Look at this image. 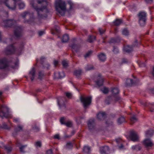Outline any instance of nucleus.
I'll use <instances>...</instances> for the list:
<instances>
[{
  "label": "nucleus",
  "mask_w": 154,
  "mask_h": 154,
  "mask_svg": "<svg viewBox=\"0 0 154 154\" xmlns=\"http://www.w3.org/2000/svg\"><path fill=\"white\" fill-rule=\"evenodd\" d=\"M21 16L23 19H25L26 17H29V19L26 20H25L24 21V22L25 23H31L33 21V18L31 17L32 15L30 14V13L28 11H25L23 13H22L21 14Z\"/></svg>",
  "instance_id": "6e6552de"
},
{
  "label": "nucleus",
  "mask_w": 154,
  "mask_h": 154,
  "mask_svg": "<svg viewBox=\"0 0 154 154\" xmlns=\"http://www.w3.org/2000/svg\"><path fill=\"white\" fill-rule=\"evenodd\" d=\"M0 128H3L6 129H9L6 124L5 123H3L2 125H0Z\"/></svg>",
  "instance_id": "a18cd8bd"
},
{
  "label": "nucleus",
  "mask_w": 154,
  "mask_h": 154,
  "mask_svg": "<svg viewBox=\"0 0 154 154\" xmlns=\"http://www.w3.org/2000/svg\"><path fill=\"white\" fill-rule=\"evenodd\" d=\"M76 38H73L71 41V43L69 45V46L75 51L78 53L79 52L80 47L79 45L76 44Z\"/></svg>",
  "instance_id": "1a4fd4ad"
},
{
  "label": "nucleus",
  "mask_w": 154,
  "mask_h": 154,
  "mask_svg": "<svg viewBox=\"0 0 154 154\" xmlns=\"http://www.w3.org/2000/svg\"><path fill=\"white\" fill-rule=\"evenodd\" d=\"M18 6L20 9H23L25 7V4L23 2H21L18 4Z\"/></svg>",
  "instance_id": "8fccbe9b"
},
{
  "label": "nucleus",
  "mask_w": 154,
  "mask_h": 154,
  "mask_svg": "<svg viewBox=\"0 0 154 154\" xmlns=\"http://www.w3.org/2000/svg\"><path fill=\"white\" fill-rule=\"evenodd\" d=\"M153 131L152 130L150 129L147 131L146 132V136L147 137H152L153 134Z\"/></svg>",
  "instance_id": "2f4dec72"
},
{
  "label": "nucleus",
  "mask_w": 154,
  "mask_h": 154,
  "mask_svg": "<svg viewBox=\"0 0 154 154\" xmlns=\"http://www.w3.org/2000/svg\"><path fill=\"white\" fill-rule=\"evenodd\" d=\"M143 143L145 147L147 149L152 147L153 145V142L150 138L145 139L143 140Z\"/></svg>",
  "instance_id": "ddd939ff"
},
{
  "label": "nucleus",
  "mask_w": 154,
  "mask_h": 154,
  "mask_svg": "<svg viewBox=\"0 0 154 154\" xmlns=\"http://www.w3.org/2000/svg\"><path fill=\"white\" fill-rule=\"evenodd\" d=\"M112 51L114 54H116L119 52V50L117 47L116 46H113Z\"/></svg>",
  "instance_id": "09e8293b"
},
{
  "label": "nucleus",
  "mask_w": 154,
  "mask_h": 154,
  "mask_svg": "<svg viewBox=\"0 0 154 154\" xmlns=\"http://www.w3.org/2000/svg\"><path fill=\"white\" fill-rule=\"evenodd\" d=\"M72 147L73 145L71 142H69L67 143L66 147L67 149H71L72 148Z\"/></svg>",
  "instance_id": "de8ad7c7"
},
{
  "label": "nucleus",
  "mask_w": 154,
  "mask_h": 154,
  "mask_svg": "<svg viewBox=\"0 0 154 154\" xmlns=\"http://www.w3.org/2000/svg\"><path fill=\"white\" fill-rule=\"evenodd\" d=\"M55 7L57 12L62 16L64 15L66 11V3L64 0H56Z\"/></svg>",
  "instance_id": "f03ea898"
},
{
  "label": "nucleus",
  "mask_w": 154,
  "mask_h": 154,
  "mask_svg": "<svg viewBox=\"0 0 154 154\" xmlns=\"http://www.w3.org/2000/svg\"><path fill=\"white\" fill-rule=\"evenodd\" d=\"M138 44L137 43V40H136L134 42V43H133V44L131 46L133 48L134 47H137L138 45Z\"/></svg>",
  "instance_id": "bf43d9fd"
},
{
  "label": "nucleus",
  "mask_w": 154,
  "mask_h": 154,
  "mask_svg": "<svg viewBox=\"0 0 154 154\" xmlns=\"http://www.w3.org/2000/svg\"><path fill=\"white\" fill-rule=\"evenodd\" d=\"M92 51H90L88 52L84 56L85 58H87L89 57L92 53Z\"/></svg>",
  "instance_id": "6e6d98bb"
},
{
  "label": "nucleus",
  "mask_w": 154,
  "mask_h": 154,
  "mask_svg": "<svg viewBox=\"0 0 154 154\" xmlns=\"http://www.w3.org/2000/svg\"><path fill=\"white\" fill-rule=\"evenodd\" d=\"M81 73V71L80 70H76L74 72V74L76 76H79L80 75Z\"/></svg>",
  "instance_id": "603ef678"
},
{
  "label": "nucleus",
  "mask_w": 154,
  "mask_h": 154,
  "mask_svg": "<svg viewBox=\"0 0 154 154\" xmlns=\"http://www.w3.org/2000/svg\"><path fill=\"white\" fill-rule=\"evenodd\" d=\"M17 145L19 147L20 152L22 153H25V152L23 150V149L26 147V145H22L20 142L17 141Z\"/></svg>",
  "instance_id": "a878e982"
},
{
  "label": "nucleus",
  "mask_w": 154,
  "mask_h": 154,
  "mask_svg": "<svg viewBox=\"0 0 154 154\" xmlns=\"http://www.w3.org/2000/svg\"><path fill=\"white\" fill-rule=\"evenodd\" d=\"M69 39V35L67 34H65L63 37L62 41L63 43H66L68 41Z\"/></svg>",
  "instance_id": "f704fd0d"
},
{
  "label": "nucleus",
  "mask_w": 154,
  "mask_h": 154,
  "mask_svg": "<svg viewBox=\"0 0 154 154\" xmlns=\"http://www.w3.org/2000/svg\"><path fill=\"white\" fill-rule=\"evenodd\" d=\"M35 146H37L40 147L41 146V142L39 141L35 143Z\"/></svg>",
  "instance_id": "e2e57ef3"
},
{
  "label": "nucleus",
  "mask_w": 154,
  "mask_h": 154,
  "mask_svg": "<svg viewBox=\"0 0 154 154\" xmlns=\"http://www.w3.org/2000/svg\"><path fill=\"white\" fill-rule=\"evenodd\" d=\"M101 75L99 74L98 75V80L96 82L97 85L99 86L103 85V78L102 77H101Z\"/></svg>",
  "instance_id": "b1692460"
},
{
  "label": "nucleus",
  "mask_w": 154,
  "mask_h": 154,
  "mask_svg": "<svg viewBox=\"0 0 154 154\" xmlns=\"http://www.w3.org/2000/svg\"><path fill=\"white\" fill-rule=\"evenodd\" d=\"M4 147L8 152H10L12 151V148L9 146H4Z\"/></svg>",
  "instance_id": "49530a36"
},
{
  "label": "nucleus",
  "mask_w": 154,
  "mask_h": 154,
  "mask_svg": "<svg viewBox=\"0 0 154 154\" xmlns=\"http://www.w3.org/2000/svg\"><path fill=\"white\" fill-rule=\"evenodd\" d=\"M122 22L121 19H117L113 22L114 25L116 26H118L120 25Z\"/></svg>",
  "instance_id": "72a5a7b5"
},
{
  "label": "nucleus",
  "mask_w": 154,
  "mask_h": 154,
  "mask_svg": "<svg viewBox=\"0 0 154 154\" xmlns=\"http://www.w3.org/2000/svg\"><path fill=\"white\" fill-rule=\"evenodd\" d=\"M64 99V97H62L58 100V104L60 108L61 107H63L65 109L66 108V106L63 100Z\"/></svg>",
  "instance_id": "5701e85b"
},
{
  "label": "nucleus",
  "mask_w": 154,
  "mask_h": 154,
  "mask_svg": "<svg viewBox=\"0 0 154 154\" xmlns=\"http://www.w3.org/2000/svg\"><path fill=\"white\" fill-rule=\"evenodd\" d=\"M15 23V20H7L3 21L4 26L6 27H10Z\"/></svg>",
  "instance_id": "2eb2a0df"
},
{
  "label": "nucleus",
  "mask_w": 154,
  "mask_h": 154,
  "mask_svg": "<svg viewBox=\"0 0 154 154\" xmlns=\"http://www.w3.org/2000/svg\"><path fill=\"white\" fill-rule=\"evenodd\" d=\"M99 60L102 62L106 60V56L105 54L102 53L98 55Z\"/></svg>",
  "instance_id": "c85d7f7f"
},
{
  "label": "nucleus",
  "mask_w": 154,
  "mask_h": 154,
  "mask_svg": "<svg viewBox=\"0 0 154 154\" xmlns=\"http://www.w3.org/2000/svg\"><path fill=\"white\" fill-rule=\"evenodd\" d=\"M120 41V39L119 38H113L110 39L109 41V43H118Z\"/></svg>",
  "instance_id": "7c9ffc66"
},
{
  "label": "nucleus",
  "mask_w": 154,
  "mask_h": 154,
  "mask_svg": "<svg viewBox=\"0 0 154 154\" xmlns=\"http://www.w3.org/2000/svg\"><path fill=\"white\" fill-rule=\"evenodd\" d=\"M66 96L68 98H70L72 96L71 94L69 93H66Z\"/></svg>",
  "instance_id": "774afa93"
},
{
  "label": "nucleus",
  "mask_w": 154,
  "mask_h": 154,
  "mask_svg": "<svg viewBox=\"0 0 154 154\" xmlns=\"http://www.w3.org/2000/svg\"><path fill=\"white\" fill-rule=\"evenodd\" d=\"M4 3L8 9L11 11L15 10L16 8L15 1L14 0H5Z\"/></svg>",
  "instance_id": "39448f33"
},
{
  "label": "nucleus",
  "mask_w": 154,
  "mask_h": 154,
  "mask_svg": "<svg viewBox=\"0 0 154 154\" xmlns=\"http://www.w3.org/2000/svg\"><path fill=\"white\" fill-rule=\"evenodd\" d=\"M46 59V58L45 57L43 56L41 57L40 59V62L44 68H46L48 69L50 67V65L49 64L47 63L44 64L43 63L44 60H45Z\"/></svg>",
  "instance_id": "4be33fe9"
},
{
  "label": "nucleus",
  "mask_w": 154,
  "mask_h": 154,
  "mask_svg": "<svg viewBox=\"0 0 154 154\" xmlns=\"http://www.w3.org/2000/svg\"><path fill=\"white\" fill-rule=\"evenodd\" d=\"M54 76L56 78L61 79L64 77L65 75L63 72H62L61 73L60 72L54 73Z\"/></svg>",
  "instance_id": "bb28decb"
},
{
  "label": "nucleus",
  "mask_w": 154,
  "mask_h": 154,
  "mask_svg": "<svg viewBox=\"0 0 154 154\" xmlns=\"http://www.w3.org/2000/svg\"><path fill=\"white\" fill-rule=\"evenodd\" d=\"M96 37L94 36H89L87 41L88 42L91 43L95 40Z\"/></svg>",
  "instance_id": "e433bc0d"
},
{
  "label": "nucleus",
  "mask_w": 154,
  "mask_h": 154,
  "mask_svg": "<svg viewBox=\"0 0 154 154\" xmlns=\"http://www.w3.org/2000/svg\"><path fill=\"white\" fill-rule=\"evenodd\" d=\"M126 122L125 117L121 116L117 120V123L118 125H121L124 123Z\"/></svg>",
  "instance_id": "393cba45"
},
{
  "label": "nucleus",
  "mask_w": 154,
  "mask_h": 154,
  "mask_svg": "<svg viewBox=\"0 0 154 154\" xmlns=\"http://www.w3.org/2000/svg\"><path fill=\"white\" fill-rule=\"evenodd\" d=\"M94 67L91 65H87L85 67V69L86 71L91 70L94 69Z\"/></svg>",
  "instance_id": "a19ab883"
},
{
  "label": "nucleus",
  "mask_w": 154,
  "mask_h": 154,
  "mask_svg": "<svg viewBox=\"0 0 154 154\" xmlns=\"http://www.w3.org/2000/svg\"><path fill=\"white\" fill-rule=\"evenodd\" d=\"M62 64L64 68H66L68 66V61L66 60H63L62 61Z\"/></svg>",
  "instance_id": "37998d69"
},
{
  "label": "nucleus",
  "mask_w": 154,
  "mask_h": 154,
  "mask_svg": "<svg viewBox=\"0 0 154 154\" xmlns=\"http://www.w3.org/2000/svg\"><path fill=\"white\" fill-rule=\"evenodd\" d=\"M8 66V63L5 59L0 60V69H5Z\"/></svg>",
  "instance_id": "dca6fc26"
},
{
  "label": "nucleus",
  "mask_w": 154,
  "mask_h": 154,
  "mask_svg": "<svg viewBox=\"0 0 154 154\" xmlns=\"http://www.w3.org/2000/svg\"><path fill=\"white\" fill-rule=\"evenodd\" d=\"M0 15L7 17L8 16V12L4 10L0 11Z\"/></svg>",
  "instance_id": "c9c22d12"
},
{
  "label": "nucleus",
  "mask_w": 154,
  "mask_h": 154,
  "mask_svg": "<svg viewBox=\"0 0 154 154\" xmlns=\"http://www.w3.org/2000/svg\"><path fill=\"white\" fill-rule=\"evenodd\" d=\"M137 119L135 115H133L131 119V124H132L137 121Z\"/></svg>",
  "instance_id": "ea45409f"
},
{
  "label": "nucleus",
  "mask_w": 154,
  "mask_h": 154,
  "mask_svg": "<svg viewBox=\"0 0 154 154\" xmlns=\"http://www.w3.org/2000/svg\"><path fill=\"white\" fill-rule=\"evenodd\" d=\"M0 117L2 118H8L11 117L8 108L5 105H2L0 107Z\"/></svg>",
  "instance_id": "20e7f679"
},
{
  "label": "nucleus",
  "mask_w": 154,
  "mask_h": 154,
  "mask_svg": "<svg viewBox=\"0 0 154 154\" xmlns=\"http://www.w3.org/2000/svg\"><path fill=\"white\" fill-rule=\"evenodd\" d=\"M68 3V4L69 5L70 7H69V9L71 10L72 9V6L73 5V3L72 2H71V1H67Z\"/></svg>",
  "instance_id": "13d9d810"
},
{
  "label": "nucleus",
  "mask_w": 154,
  "mask_h": 154,
  "mask_svg": "<svg viewBox=\"0 0 154 154\" xmlns=\"http://www.w3.org/2000/svg\"><path fill=\"white\" fill-rule=\"evenodd\" d=\"M103 92L105 94H107L109 92V89L108 88L104 87L103 90H102Z\"/></svg>",
  "instance_id": "864d4df0"
},
{
  "label": "nucleus",
  "mask_w": 154,
  "mask_h": 154,
  "mask_svg": "<svg viewBox=\"0 0 154 154\" xmlns=\"http://www.w3.org/2000/svg\"><path fill=\"white\" fill-rule=\"evenodd\" d=\"M29 77L30 78L31 81H32L35 76V70L34 68H32L29 73Z\"/></svg>",
  "instance_id": "6ab92c4d"
},
{
  "label": "nucleus",
  "mask_w": 154,
  "mask_h": 154,
  "mask_svg": "<svg viewBox=\"0 0 154 154\" xmlns=\"http://www.w3.org/2000/svg\"><path fill=\"white\" fill-rule=\"evenodd\" d=\"M139 17V22L141 26H143L146 24V13L143 11H141L138 14Z\"/></svg>",
  "instance_id": "423d86ee"
},
{
  "label": "nucleus",
  "mask_w": 154,
  "mask_h": 154,
  "mask_svg": "<svg viewBox=\"0 0 154 154\" xmlns=\"http://www.w3.org/2000/svg\"><path fill=\"white\" fill-rule=\"evenodd\" d=\"M112 121L109 120H108L106 122V124L107 126H109L112 125Z\"/></svg>",
  "instance_id": "4d7b16f0"
},
{
  "label": "nucleus",
  "mask_w": 154,
  "mask_h": 154,
  "mask_svg": "<svg viewBox=\"0 0 154 154\" xmlns=\"http://www.w3.org/2000/svg\"><path fill=\"white\" fill-rule=\"evenodd\" d=\"M80 99L81 102L83 104L84 109H86L91 104V97H84L81 96Z\"/></svg>",
  "instance_id": "0eeeda50"
},
{
  "label": "nucleus",
  "mask_w": 154,
  "mask_h": 154,
  "mask_svg": "<svg viewBox=\"0 0 154 154\" xmlns=\"http://www.w3.org/2000/svg\"><path fill=\"white\" fill-rule=\"evenodd\" d=\"M149 107L150 109V111L151 112H154V104L149 105Z\"/></svg>",
  "instance_id": "5fc2aeb1"
},
{
  "label": "nucleus",
  "mask_w": 154,
  "mask_h": 154,
  "mask_svg": "<svg viewBox=\"0 0 154 154\" xmlns=\"http://www.w3.org/2000/svg\"><path fill=\"white\" fill-rule=\"evenodd\" d=\"M129 31L126 29H124L122 31V34L123 35L127 36L129 35Z\"/></svg>",
  "instance_id": "79ce46f5"
},
{
  "label": "nucleus",
  "mask_w": 154,
  "mask_h": 154,
  "mask_svg": "<svg viewBox=\"0 0 154 154\" xmlns=\"http://www.w3.org/2000/svg\"><path fill=\"white\" fill-rule=\"evenodd\" d=\"M106 117V115L104 112H100L97 115V119L100 120H103Z\"/></svg>",
  "instance_id": "a211bd4d"
},
{
  "label": "nucleus",
  "mask_w": 154,
  "mask_h": 154,
  "mask_svg": "<svg viewBox=\"0 0 154 154\" xmlns=\"http://www.w3.org/2000/svg\"><path fill=\"white\" fill-rule=\"evenodd\" d=\"M109 150L108 146H105L100 147V151L101 154H107V152Z\"/></svg>",
  "instance_id": "412c9836"
},
{
  "label": "nucleus",
  "mask_w": 154,
  "mask_h": 154,
  "mask_svg": "<svg viewBox=\"0 0 154 154\" xmlns=\"http://www.w3.org/2000/svg\"><path fill=\"white\" fill-rule=\"evenodd\" d=\"M99 31L100 33V34H103L105 32V30H103L99 28Z\"/></svg>",
  "instance_id": "338daca9"
},
{
  "label": "nucleus",
  "mask_w": 154,
  "mask_h": 154,
  "mask_svg": "<svg viewBox=\"0 0 154 154\" xmlns=\"http://www.w3.org/2000/svg\"><path fill=\"white\" fill-rule=\"evenodd\" d=\"M132 149L133 150H140L141 149V147L139 145H136L134 146H132Z\"/></svg>",
  "instance_id": "c03bdc74"
},
{
  "label": "nucleus",
  "mask_w": 154,
  "mask_h": 154,
  "mask_svg": "<svg viewBox=\"0 0 154 154\" xmlns=\"http://www.w3.org/2000/svg\"><path fill=\"white\" fill-rule=\"evenodd\" d=\"M138 64L140 67H145L146 66L145 63H143L140 62L138 63Z\"/></svg>",
  "instance_id": "052dcab7"
},
{
  "label": "nucleus",
  "mask_w": 154,
  "mask_h": 154,
  "mask_svg": "<svg viewBox=\"0 0 154 154\" xmlns=\"http://www.w3.org/2000/svg\"><path fill=\"white\" fill-rule=\"evenodd\" d=\"M44 76V73L43 72L40 71L38 73V79H42L43 77Z\"/></svg>",
  "instance_id": "3c124183"
},
{
  "label": "nucleus",
  "mask_w": 154,
  "mask_h": 154,
  "mask_svg": "<svg viewBox=\"0 0 154 154\" xmlns=\"http://www.w3.org/2000/svg\"><path fill=\"white\" fill-rule=\"evenodd\" d=\"M32 129L36 132H38L40 130L39 128L35 124L32 126Z\"/></svg>",
  "instance_id": "58836bf2"
},
{
  "label": "nucleus",
  "mask_w": 154,
  "mask_h": 154,
  "mask_svg": "<svg viewBox=\"0 0 154 154\" xmlns=\"http://www.w3.org/2000/svg\"><path fill=\"white\" fill-rule=\"evenodd\" d=\"M38 4H43L44 6L41 8H38L36 6H35L33 4L32 6L37 12L38 17L40 18H46L47 16V13L49 11L47 8L48 5L47 0H36Z\"/></svg>",
  "instance_id": "f257e3e1"
},
{
  "label": "nucleus",
  "mask_w": 154,
  "mask_h": 154,
  "mask_svg": "<svg viewBox=\"0 0 154 154\" xmlns=\"http://www.w3.org/2000/svg\"><path fill=\"white\" fill-rule=\"evenodd\" d=\"M23 126L20 125H18L14 129V131L12 134L15 137L17 135L18 132L22 131L23 130Z\"/></svg>",
  "instance_id": "f3484780"
},
{
  "label": "nucleus",
  "mask_w": 154,
  "mask_h": 154,
  "mask_svg": "<svg viewBox=\"0 0 154 154\" xmlns=\"http://www.w3.org/2000/svg\"><path fill=\"white\" fill-rule=\"evenodd\" d=\"M127 138L128 140L130 139L134 142L138 141L139 139V137L136 133L134 131L131 132L129 136Z\"/></svg>",
  "instance_id": "f8f14e48"
},
{
  "label": "nucleus",
  "mask_w": 154,
  "mask_h": 154,
  "mask_svg": "<svg viewBox=\"0 0 154 154\" xmlns=\"http://www.w3.org/2000/svg\"><path fill=\"white\" fill-rule=\"evenodd\" d=\"M133 48L132 46L128 45L125 47L124 50L125 51L128 53H130L133 51Z\"/></svg>",
  "instance_id": "c756f323"
},
{
  "label": "nucleus",
  "mask_w": 154,
  "mask_h": 154,
  "mask_svg": "<svg viewBox=\"0 0 154 154\" xmlns=\"http://www.w3.org/2000/svg\"><path fill=\"white\" fill-rule=\"evenodd\" d=\"M52 151L51 149H50L47 150L46 152V154H52Z\"/></svg>",
  "instance_id": "0e129e2a"
},
{
  "label": "nucleus",
  "mask_w": 154,
  "mask_h": 154,
  "mask_svg": "<svg viewBox=\"0 0 154 154\" xmlns=\"http://www.w3.org/2000/svg\"><path fill=\"white\" fill-rule=\"evenodd\" d=\"M83 151L86 153H89L90 151V148L88 146H85L84 147Z\"/></svg>",
  "instance_id": "4c0bfd02"
},
{
  "label": "nucleus",
  "mask_w": 154,
  "mask_h": 154,
  "mask_svg": "<svg viewBox=\"0 0 154 154\" xmlns=\"http://www.w3.org/2000/svg\"><path fill=\"white\" fill-rule=\"evenodd\" d=\"M87 125L89 130L93 132L96 129V124L94 119H90L87 122Z\"/></svg>",
  "instance_id": "9d476101"
},
{
  "label": "nucleus",
  "mask_w": 154,
  "mask_h": 154,
  "mask_svg": "<svg viewBox=\"0 0 154 154\" xmlns=\"http://www.w3.org/2000/svg\"><path fill=\"white\" fill-rule=\"evenodd\" d=\"M140 103L144 106H149L148 105H147L146 103L144 101H141L140 102Z\"/></svg>",
  "instance_id": "680f3d73"
},
{
  "label": "nucleus",
  "mask_w": 154,
  "mask_h": 154,
  "mask_svg": "<svg viewBox=\"0 0 154 154\" xmlns=\"http://www.w3.org/2000/svg\"><path fill=\"white\" fill-rule=\"evenodd\" d=\"M114 98L113 97V96H109L107 97L105 100V102L107 104H109L110 102L113 100L112 98Z\"/></svg>",
  "instance_id": "473e14b6"
},
{
  "label": "nucleus",
  "mask_w": 154,
  "mask_h": 154,
  "mask_svg": "<svg viewBox=\"0 0 154 154\" xmlns=\"http://www.w3.org/2000/svg\"><path fill=\"white\" fill-rule=\"evenodd\" d=\"M65 118L64 117H62L60 120V122L61 124L65 125L67 127H71L72 125V123L70 121H68L66 122H64Z\"/></svg>",
  "instance_id": "aec40b11"
},
{
  "label": "nucleus",
  "mask_w": 154,
  "mask_h": 154,
  "mask_svg": "<svg viewBox=\"0 0 154 154\" xmlns=\"http://www.w3.org/2000/svg\"><path fill=\"white\" fill-rule=\"evenodd\" d=\"M134 84V82L132 79H128L126 80L125 85L126 86H131Z\"/></svg>",
  "instance_id": "cd10ccee"
},
{
  "label": "nucleus",
  "mask_w": 154,
  "mask_h": 154,
  "mask_svg": "<svg viewBox=\"0 0 154 154\" xmlns=\"http://www.w3.org/2000/svg\"><path fill=\"white\" fill-rule=\"evenodd\" d=\"M128 62V60L126 59L123 58L122 60V63H127Z\"/></svg>",
  "instance_id": "69168bd1"
},
{
  "label": "nucleus",
  "mask_w": 154,
  "mask_h": 154,
  "mask_svg": "<svg viewBox=\"0 0 154 154\" xmlns=\"http://www.w3.org/2000/svg\"><path fill=\"white\" fill-rule=\"evenodd\" d=\"M23 27L21 25L16 24L14 26V35L17 38L21 37L23 34Z\"/></svg>",
  "instance_id": "7ed1b4c3"
},
{
  "label": "nucleus",
  "mask_w": 154,
  "mask_h": 154,
  "mask_svg": "<svg viewBox=\"0 0 154 154\" xmlns=\"http://www.w3.org/2000/svg\"><path fill=\"white\" fill-rule=\"evenodd\" d=\"M15 49L13 45L7 47L5 50V53L7 55L11 54L14 52Z\"/></svg>",
  "instance_id": "4468645a"
},
{
  "label": "nucleus",
  "mask_w": 154,
  "mask_h": 154,
  "mask_svg": "<svg viewBox=\"0 0 154 154\" xmlns=\"http://www.w3.org/2000/svg\"><path fill=\"white\" fill-rule=\"evenodd\" d=\"M113 97L114 98V100L116 101H118L120 100V97L117 95L119 92V91L117 88H112L111 91Z\"/></svg>",
  "instance_id": "9b49d317"
}]
</instances>
